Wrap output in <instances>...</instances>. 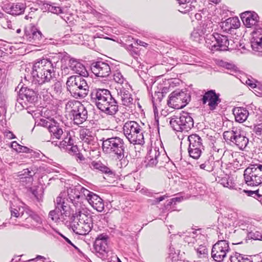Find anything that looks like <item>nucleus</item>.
I'll list each match as a JSON object with an SVG mask.
<instances>
[{
	"label": "nucleus",
	"mask_w": 262,
	"mask_h": 262,
	"mask_svg": "<svg viewBox=\"0 0 262 262\" xmlns=\"http://www.w3.org/2000/svg\"><path fill=\"white\" fill-rule=\"evenodd\" d=\"M217 64L221 67L224 68L231 71H236L237 69V67L234 64L224 61L223 60H219L217 62Z\"/></svg>",
	"instance_id": "43"
},
{
	"label": "nucleus",
	"mask_w": 262,
	"mask_h": 262,
	"mask_svg": "<svg viewBox=\"0 0 262 262\" xmlns=\"http://www.w3.org/2000/svg\"><path fill=\"white\" fill-rule=\"evenodd\" d=\"M91 167L110 176H115L114 171L100 162L93 161L91 164Z\"/></svg>",
	"instance_id": "31"
},
{
	"label": "nucleus",
	"mask_w": 262,
	"mask_h": 262,
	"mask_svg": "<svg viewBox=\"0 0 262 262\" xmlns=\"http://www.w3.org/2000/svg\"><path fill=\"white\" fill-rule=\"evenodd\" d=\"M90 97L91 101L106 114L113 116L118 112V102L108 90L94 89L91 91Z\"/></svg>",
	"instance_id": "2"
},
{
	"label": "nucleus",
	"mask_w": 262,
	"mask_h": 262,
	"mask_svg": "<svg viewBox=\"0 0 262 262\" xmlns=\"http://www.w3.org/2000/svg\"><path fill=\"white\" fill-rule=\"evenodd\" d=\"M89 190L86 189L80 185H78L74 186L73 188H71L68 190V201L71 202L74 206L77 205V203L74 202V198L79 192H82L84 197L86 198V194L89 192Z\"/></svg>",
	"instance_id": "23"
},
{
	"label": "nucleus",
	"mask_w": 262,
	"mask_h": 262,
	"mask_svg": "<svg viewBox=\"0 0 262 262\" xmlns=\"http://www.w3.org/2000/svg\"><path fill=\"white\" fill-rule=\"evenodd\" d=\"M91 69L97 77H108L112 73L111 66L108 63L102 61L93 62L91 64Z\"/></svg>",
	"instance_id": "15"
},
{
	"label": "nucleus",
	"mask_w": 262,
	"mask_h": 262,
	"mask_svg": "<svg viewBox=\"0 0 262 262\" xmlns=\"http://www.w3.org/2000/svg\"><path fill=\"white\" fill-rule=\"evenodd\" d=\"M10 211L11 215L15 217H18L19 216H22L24 213L23 212L20 213L19 211L16 208H14L12 207H10Z\"/></svg>",
	"instance_id": "55"
},
{
	"label": "nucleus",
	"mask_w": 262,
	"mask_h": 262,
	"mask_svg": "<svg viewBox=\"0 0 262 262\" xmlns=\"http://www.w3.org/2000/svg\"><path fill=\"white\" fill-rule=\"evenodd\" d=\"M65 110L75 124H81L88 118L87 110L78 101H69L66 104Z\"/></svg>",
	"instance_id": "7"
},
{
	"label": "nucleus",
	"mask_w": 262,
	"mask_h": 262,
	"mask_svg": "<svg viewBox=\"0 0 262 262\" xmlns=\"http://www.w3.org/2000/svg\"><path fill=\"white\" fill-rule=\"evenodd\" d=\"M182 120V132H188L190 130L194 125V121L191 114L186 112H182L181 114Z\"/></svg>",
	"instance_id": "25"
},
{
	"label": "nucleus",
	"mask_w": 262,
	"mask_h": 262,
	"mask_svg": "<svg viewBox=\"0 0 262 262\" xmlns=\"http://www.w3.org/2000/svg\"><path fill=\"white\" fill-rule=\"evenodd\" d=\"M127 49L130 52V54L134 57L139 55V51L132 44L127 46Z\"/></svg>",
	"instance_id": "52"
},
{
	"label": "nucleus",
	"mask_w": 262,
	"mask_h": 262,
	"mask_svg": "<svg viewBox=\"0 0 262 262\" xmlns=\"http://www.w3.org/2000/svg\"><path fill=\"white\" fill-rule=\"evenodd\" d=\"M169 124L173 130L176 132H182V120L181 115L179 116L174 115L170 118Z\"/></svg>",
	"instance_id": "34"
},
{
	"label": "nucleus",
	"mask_w": 262,
	"mask_h": 262,
	"mask_svg": "<svg viewBox=\"0 0 262 262\" xmlns=\"http://www.w3.org/2000/svg\"><path fill=\"white\" fill-rule=\"evenodd\" d=\"M183 199V197H176L173 198L170 200L168 202H167L166 207H168L172 205L173 204H176V202H180Z\"/></svg>",
	"instance_id": "54"
},
{
	"label": "nucleus",
	"mask_w": 262,
	"mask_h": 262,
	"mask_svg": "<svg viewBox=\"0 0 262 262\" xmlns=\"http://www.w3.org/2000/svg\"><path fill=\"white\" fill-rule=\"evenodd\" d=\"M230 250L229 243L225 242H216L212 246L211 257L217 262H222Z\"/></svg>",
	"instance_id": "14"
},
{
	"label": "nucleus",
	"mask_w": 262,
	"mask_h": 262,
	"mask_svg": "<svg viewBox=\"0 0 262 262\" xmlns=\"http://www.w3.org/2000/svg\"><path fill=\"white\" fill-rule=\"evenodd\" d=\"M21 173L19 174V176L21 177V179L23 178H27L29 179V181L30 182L33 181V177L35 173H32V171L30 170L28 168L24 169L21 172Z\"/></svg>",
	"instance_id": "46"
},
{
	"label": "nucleus",
	"mask_w": 262,
	"mask_h": 262,
	"mask_svg": "<svg viewBox=\"0 0 262 262\" xmlns=\"http://www.w3.org/2000/svg\"><path fill=\"white\" fill-rule=\"evenodd\" d=\"M83 193L82 192H79V193H78V195H76L74 198V202H75L77 203V205L78 204V203L80 200L81 198L83 196Z\"/></svg>",
	"instance_id": "62"
},
{
	"label": "nucleus",
	"mask_w": 262,
	"mask_h": 262,
	"mask_svg": "<svg viewBox=\"0 0 262 262\" xmlns=\"http://www.w3.org/2000/svg\"><path fill=\"white\" fill-rule=\"evenodd\" d=\"M238 129L237 128L233 127L232 128V130L224 132L223 138L225 141L227 142L230 141L232 143L236 134H237Z\"/></svg>",
	"instance_id": "39"
},
{
	"label": "nucleus",
	"mask_w": 262,
	"mask_h": 262,
	"mask_svg": "<svg viewBox=\"0 0 262 262\" xmlns=\"http://www.w3.org/2000/svg\"><path fill=\"white\" fill-rule=\"evenodd\" d=\"M220 96V94L216 93L215 90H210L205 93L201 100L203 104L208 102L209 110L212 111L215 110L218 104L221 102Z\"/></svg>",
	"instance_id": "16"
},
{
	"label": "nucleus",
	"mask_w": 262,
	"mask_h": 262,
	"mask_svg": "<svg viewBox=\"0 0 262 262\" xmlns=\"http://www.w3.org/2000/svg\"><path fill=\"white\" fill-rule=\"evenodd\" d=\"M190 100V93L188 91L178 89L169 95L167 104L175 109H180L185 107Z\"/></svg>",
	"instance_id": "11"
},
{
	"label": "nucleus",
	"mask_w": 262,
	"mask_h": 262,
	"mask_svg": "<svg viewBox=\"0 0 262 262\" xmlns=\"http://www.w3.org/2000/svg\"><path fill=\"white\" fill-rule=\"evenodd\" d=\"M164 97V92H155L154 96L152 97V102L154 108V112L156 114L157 113V105L160 103Z\"/></svg>",
	"instance_id": "36"
},
{
	"label": "nucleus",
	"mask_w": 262,
	"mask_h": 262,
	"mask_svg": "<svg viewBox=\"0 0 262 262\" xmlns=\"http://www.w3.org/2000/svg\"><path fill=\"white\" fill-rule=\"evenodd\" d=\"M66 192H61L54 201L55 209L50 211L49 217L54 222H57L60 219L64 220V216L70 215V206L68 199L66 198Z\"/></svg>",
	"instance_id": "8"
},
{
	"label": "nucleus",
	"mask_w": 262,
	"mask_h": 262,
	"mask_svg": "<svg viewBox=\"0 0 262 262\" xmlns=\"http://www.w3.org/2000/svg\"><path fill=\"white\" fill-rule=\"evenodd\" d=\"M59 60H69V66L71 70L78 76H88L89 73L84 66L74 58H71L66 52L53 54L48 58H43L36 61L32 68L33 81L39 84L50 82L56 78V72L58 69Z\"/></svg>",
	"instance_id": "1"
},
{
	"label": "nucleus",
	"mask_w": 262,
	"mask_h": 262,
	"mask_svg": "<svg viewBox=\"0 0 262 262\" xmlns=\"http://www.w3.org/2000/svg\"><path fill=\"white\" fill-rule=\"evenodd\" d=\"M38 31L39 30L34 24H31L28 27H25L24 29L25 37L27 40L31 38V37L34 36Z\"/></svg>",
	"instance_id": "37"
},
{
	"label": "nucleus",
	"mask_w": 262,
	"mask_h": 262,
	"mask_svg": "<svg viewBox=\"0 0 262 262\" xmlns=\"http://www.w3.org/2000/svg\"><path fill=\"white\" fill-rule=\"evenodd\" d=\"M102 141V148L104 152L113 155L119 160H123L126 148L123 139L116 136L106 139L103 138Z\"/></svg>",
	"instance_id": "6"
},
{
	"label": "nucleus",
	"mask_w": 262,
	"mask_h": 262,
	"mask_svg": "<svg viewBox=\"0 0 262 262\" xmlns=\"http://www.w3.org/2000/svg\"><path fill=\"white\" fill-rule=\"evenodd\" d=\"M70 226L73 231L78 235H86L92 230L93 227L90 224H84L78 218L76 220H70Z\"/></svg>",
	"instance_id": "20"
},
{
	"label": "nucleus",
	"mask_w": 262,
	"mask_h": 262,
	"mask_svg": "<svg viewBox=\"0 0 262 262\" xmlns=\"http://www.w3.org/2000/svg\"><path fill=\"white\" fill-rule=\"evenodd\" d=\"M203 150H204V148L199 147H188V149L189 156L194 159H198L200 157Z\"/></svg>",
	"instance_id": "40"
},
{
	"label": "nucleus",
	"mask_w": 262,
	"mask_h": 262,
	"mask_svg": "<svg viewBox=\"0 0 262 262\" xmlns=\"http://www.w3.org/2000/svg\"><path fill=\"white\" fill-rule=\"evenodd\" d=\"M32 74V72L31 73ZM32 77V83L35 84H37V88L33 89L30 88L28 86H25L24 85L21 86L20 89L18 94L17 101L21 105H23V103L26 105L29 104H33L37 100V93L39 91V88L41 86L42 84H39L33 81V77Z\"/></svg>",
	"instance_id": "12"
},
{
	"label": "nucleus",
	"mask_w": 262,
	"mask_h": 262,
	"mask_svg": "<svg viewBox=\"0 0 262 262\" xmlns=\"http://www.w3.org/2000/svg\"><path fill=\"white\" fill-rule=\"evenodd\" d=\"M26 7V4L25 3H10L5 4L3 9L8 14L17 16L24 14Z\"/></svg>",
	"instance_id": "18"
},
{
	"label": "nucleus",
	"mask_w": 262,
	"mask_h": 262,
	"mask_svg": "<svg viewBox=\"0 0 262 262\" xmlns=\"http://www.w3.org/2000/svg\"><path fill=\"white\" fill-rule=\"evenodd\" d=\"M211 24L204 23L194 28L191 33V39L196 42H200L203 38H205V35L207 36L210 32L211 27H208V25L210 26Z\"/></svg>",
	"instance_id": "19"
},
{
	"label": "nucleus",
	"mask_w": 262,
	"mask_h": 262,
	"mask_svg": "<svg viewBox=\"0 0 262 262\" xmlns=\"http://www.w3.org/2000/svg\"><path fill=\"white\" fill-rule=\"evenodd\" d=\"M244 25L247 28L253 29L251 33V44L252 50H262V22L257 13L246 11L240 14Z\"/></svg>",
	"instance_id": "3"
},
{
	"label": "nucleus",
	"mask_w": 262,
	"mask_h": 262,
	"mask_svg": "<svg viewBox=\"0 0 262 262\" xmlns=\"http://www.w3.org/2000/svg\"><path fill=\"white\" fill-rule=\"evenodd\" d=\"M108 236L106 233L98 235L94 244V248L97 256L103 260L106 259L108 256L107 241Z\"/></svg>",
	"instance_id": "13"
},
{
	"label": "nucleus",
	"mask_w": 262,
	"mask_h": 262,
	"mask_svg": "<svg viewBox=\"0 0 262 262\" xmlns=\"http://www.w3.org/2000/svg\"><path fill=\"white\" fill-rule=\"evenodd\" d=\"M232 143L235 144L239 149H244L249 143V139L239 129L237 132Z\"/></svg>",
	"instance_id": "27"
},
{
	"label": "nucleus",
	"mask_w": 262,
	"mask_h": 262,
	"mask_svg": "<svg viewBox=\"0 0 262 262\" xmlns=\"http://www.w3.org/2000/svg\"><path fill=\"white\" fill-rule=\"evenodd\" d=\"M247 236L250 239L262 241V234L257 231L249 232Z\"/></svg>",
	"instance_id": "48"
},
{
	"label": "nucleus",
	"mask_w": 262,
	"mask_h": 262,
	"mask_svg": "<svg viewBox=\"0 0 262 262\" xmlns=\"http://www.w3.org/2000/svg\"><path fill=\"white\" fill-rule=\"evenodd\" d=\"M197 252L200 255H202L204 257L207 254V249L203 246H200L198 249Z\"/></svg>",
	"instance_id": "59"
},
{
	"label": "nucleus",
	"mask_w": 262,
	"mask_h": 262,
	"mask_svg": "<svg viewBox=\"0 0 262 262\" xmlns=\"http://www.w3.org/2000/svg\"><path fill=\"white\" fill-rule=\"evenodd\" d=\"M42 39V34L40 31H38L37 33L35 34L34 36L31 37V38L27 39L29 42L34 43H39L40 41Z\"/></svg>",
	"instance_id": "47"
},
{
	"label": "nucleus",
	"mask_w": 262,
	"mask_h": 262,
	"mask_svg": "<svg viewBox=\"0 0 262 262\" xmlns=\"http://www.w3.org/2000/svg\"><path fill=\"white\" fill-rule=\"evenodd\" d=\"M240 26V22L236 17H229L224 21L221 23L222 29L226 32L231 33L233 29L238 28Z\"/></svg>",
	"instance_id": "22"
},
{
	"label": "nucleus",
	"mask_w": 262,
	"mask_h": 262,
	"mask_svg": "<svg viewBox=\"0 0 262 262\" xmlns=\"http://www.w3.org/2000/svg\"><path fill=\"white\" fill-rule=\"evenodd\" d=\"M25 211L26 213L37 223H41V219L37 213L31 209L29 207H25Z\"/></svg>",
	"instance_id": "42"
},
{
	"label": "nucleus",
	"mask_w": 262,
	"mask_h": 262,
	"mask_svg": "<svg viewBox=\"0 0 262 262\" xmlns=\"http://www.w3.org/2000/svg\"><path fill=\"white\" fill-rule=\"evenodd\" d=\"M82 76H71L66 82L68 91L76 99L85 97L89 92V86Z\"/></svg>",
	"instance_id": "5"
},
{
	"label": "nucleus",
	"mask_w": 262,
	"mask_h": 262,
	"mask_svg": "<svg viewBox=\"0 0 262 262\" xmlns=\"http://www.w3.org/2000/svg\"><path fill=\"white\" fill-rule=\"evenodd\" d=\"M70 151L73 154V155H76L78 151V147L77 145L72 146L71 147Z\"/></svg>",
	"instance_id": "64"
},
{
	"label": "nucleus",
	"mask_w": 262,
	"mask_h": 262,
	"mask_svg": "<svg viewBox=\"0 0 262 262\" xmlns=\"http://www.w3.org/2000/svg\"><path fill=\"white\" fill-rule=\"evenodd\" d=\"M160 157V154L159 150L154 149L150 150L148 152L146 157V167H154L155 166L159 161V158Z\"/></svg>",
	"instance_id": "26"
},
{
	"label": "nucleus",
	"mask_w": 262,
	"mask_h": 262,
	"mask_svg": "<svg viewBox=\"0 0 262 262\" xmlns=\"http://www.w3.org/2000/svg\"><path fill=\"white\" fill-rule=\"evenodd\" d=\"M226 229H221L219 227L217 228V232L218 234L219 241L217 242H225L226 243H229V241L227 240L228 238L227 234L226 233Z\"/></svg>",
	"instance_id": "45"
},
{
	"label": "nucleus",
	"mask_w": 262,
	"mask_h": 262,
	"mask_svg": "<svg viewBox=\"0 0 262 262\" xmlns=\"http://www.w3.org/2000/svg\"><path fill=\"white\" fill-rule=\"evenodd\" d=\"M140 192L141 194L147 195L148 196H151L152 195V192L150 190L146 188H143L140 190Z\"/></svg>",
	"instance_id": "60"
},
{
	"label": "nucleus",
	"mask_w": 262,
	"mask_h": 262,
	"mask_svg": "<svg viewBox=\"0 0 262 262\" xmlns=\"http://www.w3.org/2000/svg\"><path fill=\"white\" fill-rule=\"evenodd\" d=\"M192 3L193 2H191L190 3H185V4H183L184 5H185V6L184 7V10L180 11L183 13L189 12L190 10H192V7L194 8V6L192 5Z\"/></svg>",
	"instance_id": "56"
},
{
	"label": "nucleus",
	"mask_w": 262,
	"mask_h": 262,
	"mask_svg": "<svg viewBox=\"0 0 262 262\" xmlns=\"http://www.w3.org/2000/svg\"><path fill=\"white\" fill-rule=\"evenodd\" d=\"M40 123L42 125V126H43V127H46L48 128V130H49V127L50 126H52V125H53V121L52 122H49L48 121H47V120L46 119H41L40 120Z\"/></svg>",
	"instance_id": "58"
},
{
	"label": "nucleus",
	"mask_w": 262,
	"mask_h": 262,
	"mask_svg": "<svg viewBox=\"0 0 262 262\" xmlns=\"http://www.w3.org/2000/svg\"><path fill=\"white\" fill-rule=\"evenodd\" d=\"M168 255L166 258V262H173L178 259V255L171 244L169 246Z\"/></svg>",
	"instance_id": "38"
},
{
	"label": "nucleus",
	"mask_w": 262,
	"mask_h": 262,
	"mask_svg": "<svg viewBox=\"0 0 262 262\" xmlns=\"http://www.w3.org/2000/svg\"><path fill=\"white\" fill-rule=\"evenodd\" d=\"M123 130L124 135L130 143L138 145L144 143L141 126L137 122L132 121L126 122L123 126Z\"/></svg>",
	"instance_id": "9"
},
{
	"label": "nucleus",
	"mask_w": 262,
	"mask_h": 262,
	"mask_svg": "<svg viewBox=\"0 0 262 262\" xmlns=\"http://www.w3.org/2000/svg\"><path fill=\"white\" fill-rule=\"evenodd\" d=\"M45 9L53 13L58 14L63 13L62 9L60 7H56L48 3H43Z\"/></svg>",
	"instance_id": "44"
},
{
	"label": "nucleus",
	"mask_w": 262,
	"mask_h": 262,
	"mask_svg": "<svg viewBox=\"0 0 262 262\" xmlns=\"http://www.w3.org/2000/svg\"><path fill=\"white\" fill-rule=\"evenodd\" d=\"M77 218L84 224H90L91 227L93 225V218L90 211L86 208L80 207L76 210L75 213L70 217V220H76Z\"/></svg>",
	"instance_id": "17"
},
{
	"label": "nucleus",
	"mask_w": 262,
	"mask_h": 262,
	"mask_svg": "<svg viewBox=\"0 0 262 262\" xmlns=\"http://www.w3.org/2000/svg\"><path fill=\"white\" fill-rule=\"evenodd\" d=\"M230 262H253L251 257L247 255H243L237 252L230 256Z\"/></svg>",
	"instance_id": "35"
},
{
	"label": "nucleus",
	"mask_w": 262,
	"mask_h": 262,
	"mask_svg": "<svg viewBox=\"0 0 262 262\" xmlns=\"http://www.w3.org/2000/svg\"><path fill=\"white\" fill-rule=\"evenodd\" d=\"M113 79L117 83H122L123 82L124 79L120 72H117L113 74Z\"/></svg>",
	"instance_id": "51"
},
{
	"label": "nucleus",
	"mask_w": 262,
	"mask_h": 262,
	"mask_svg": "<svg viewBox=\"0 0 262 262\" xmlns=\"http://www.w3.org/2000/svg\"><path fill=\"white\" fill-rule=\"evenodd\" d=\"M11 147L17 151V149H19V147H20V145L17 143L16 141H13L11 143Z\"/></svg>",
	"instance_id": "61"
},
{
	"label": "nucleus",
	"mask_w": 262,
	"mask_h": 262,
	"mask_svg": "<svg viewBox=\"0 0 262 262\" xmlns=\"http://www.w3.org/2000/svg\"><path fill=\"white\" fill-rule=\"evenodd\" d=\"M117 95L120 97L122 104L129 106L133 104V98L132 94L125 88L122 87L117 90Z\"/></svg>",
	"instance_id": "24"
},
{
	"label": "nucleus",
	"mask_w": 262,
	"mask_h": 262,
	"mask_svg": "<svg viewBox=\"0 0 262 262\" xmlns=\"http://www.w3.org/2000/svg\"><path fill=\"white\" fill-rule=\"evenodd\" d=\"M220 162L219 161H214V158L210 157L209 159L205 161L203 164L200 165V168L204 169L207 171H212L214 170L216 166H220Z\"/></svg>",
	"instance_id": "32"
},
{
	"label": "nucleus",
	"mask_w": 262,
	"mask_h": 262,
	"mask_svg": "<svg viewBox=\"0 0 262 262\" xmlns=\"http://www.w3.org/2000/svg\"><path fill=\"white\" fill-rule=\"evenodd\" d=\"M246 184L250 186H257L262 183V164H250L244 170Z\"/></svg>",
	"instance_id": "10"
},
{
	"label": "nucleus",
	"mask_w": 262,
	"mask_h": 262,
	"mask_svg": "<svg viewBox=\"0 0 262 262\" xmlns=\"http://www.w3.org/2000/svg\"><path fill=\"white\" fill-rule=\"evenodd\" d=\"M30 191L38 202L42 201L43 191L41 188L39 187H32L30 188Z\"/></svg>",
	"instance_id": "41"
},
{
	"label": "nucleus",
	"mask_w": 262,
	"mask_h": 262,
	"mask_svg": "<svg viewBox=\"0 0 262 262\" xmlns=\"http://www.w3.org/2000/svg\"><path fill=\"white\" fill-rule=\"evenodd\" d=\"M46 259V258L44 256H41V255H37L35 258L31 259L28 260L29 262H33L34 261H38V260Z\"/></svg>",
	"instance_id": "63"
},
{
	"label": "nucleus",
	"mask_w": 262,
	"mask_h": 262,
	"mask_svg": "<svg viewBox=\"0 0 262 262\" xmlns=\"http://www.w3.org/2000/svg\"><path fill=\"white\" fill-rule=\"evenodd\" d=\"M52 88L56 94H60L62 92V84L60 81H57L55 82L54 84L52 85Z\"/></svg>",
	"instance_id": "50"
},
{
	"label": "nucleus",
	"mask_w": 262,
	"mask_h": 262,
	"mask_svg": "<svg viewBox=\"0 0 262 262\" xmlns=\"http://www.w3.org/2000/svg\"><path fill=\"white\" fill-rule=\"evenodd\" d=\"M232 112L235 121L239 123L245 121L249 116L248 111L243 107H234L232 110Z\"/></svg>",
	"instance_id": "28"
},
{
	"label": "nucleus",
	"mask_w": 262,
	"mask_h": 262,
	"mask_svg": "<svg viewBox=\"0 0 262 262\" xmlns=\"http://www.w3.org/2000/svg\"><path fill=\"white\" fill-rule=\"evenodd\" d=\"M62 127V126L60 125L59 123L53 120V125L49 127V130L51 138H56L58 140L60 139L63 134Z\"/></svg>",
	"instance_id": "29"
},
{
	"label": "nucleus",
	"mask_w": 262,
	"mask_h": 262,
	"mask_svg": "<svg viewBox=\"0 0 262 262\" xmlns=\"http://www.w3.org/2000/svg\"><path fill=\"white\" fill-rule=\"evenodd\" d=\"M33 151L32 149L28 148L26 146H24L20 145L19 149H17V152H25V153H30L31 154Z\"/></svg>",
	"instance_id": "57"
},
{
	"label": "nucleus",
	"mask_w": 262,
	"mask_h": 262,
	"mask_svg": "<svg viewBox=\"0 0 262 262\" xmlns=\"http://www.w3.org/2000/svg\"><path fill=\"white\" fill-rule=\"evenodd\" d=\"M253 131L257 136L262 138V123L255 125L253 128Z\"/></svg>",
	"instance_id": "53"
},
{
	"label": "nucleus",
	"mask_w": 262,
	"mask_h": 262,
	"mask_svg": "<svg viewBox=\"0 0 262 262\" xmlns=\"http://www.w3.org/2000/svg\"><path fill=\"white\" fill-rule=\"evenodd\" d=\"M188 140L189 142L188 147H199L202 148L204 147L202 138L196 134L189 135L188 137Z\"/></svg>",
	"instance_id": "33"
},
{
	"label": "nucleus",
	"mask_w": 262,
	"mask_h": 262,
	"mask_svg": "<svg viewBox=\"0 0 262 262\" xmlns=\"http://www.w3.org/2000/svg\"><path fill=\"white\" fill-rule=\"evenodd\" d=\"M86 199L91 206L97 211L102 212L104 210V201L98 195L89 191Z\"/></svg>",
	"instance_id": "21"
},
{
	"label": "nucleus",
	"mask_w": 262,
	"mask_h": 262,
	"mask_svg": "<svg viewBox=\"0 0 262 262\" xmlns=\"http://www.w3.org/2000/svg\"><path fill=\"white\" fill-rule=\"evenodd\" d=\"M207 46L212 51H226L236 50L238 48V42H235L232 39L224 35L214 33L209 37L206 39Z\"/></svg>",
	"instance_id": "4"
},
{
	"label": "nucleus",
	"mask_w": 262,
	"mask_h": 262,
	"mask_svg": "<svg viewBox=\"0 0 262 262\" xmlns=\"http://www.w3.org/2000/svg\"><path fill=\"white\" fill-rule=\"evenodd\" d=\"M80 137L82 141L89 145H94L95 136L94 134L88 128H84L80 130Z\"/></svg>",
	"instance_id": "30"
},
{
	"label": "nucleus",
	"mask_w": 262,
	"mask_h": 262,
	"mask_svg": "<svg viewBox=\"0 0 262 262\" xmlns=\"http://www.w3.org/2000/svg\"><path fill=\"white\" fill-rule=\"evenodd\" d=\"M244 191L247 194L248 196H252L257 199L258 201H259L260 198L262 196V195L259 194L258 190L254 191L244 190Z\"/></svg>",
	"instance_id": "49"
}]
</instances>
